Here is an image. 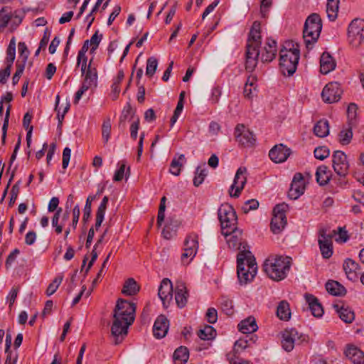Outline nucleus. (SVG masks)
Wrapping results in <instances>:
<instances>
[{"label": "nucleus", "mask_w": 364, "mask_h": 364, "mask_svg": "<svg viewBox=\"0 0 364 364\" xmlns=\"http://www.w3.org/2000/svg\"><path fill=\"white\" fill-rule=\"evenodd\" d=\"M260 29V23L255 21L248 35L245 52V69L249 72H252L255 69L260 53V59L263 63L272 61L277 55V42L272 38H267L264 46L260 51L259 48L262 43Z\"/></svg>", "instance_id": "nucleus-1"}, {"label": "nucleus", "mask_w": 364, "mask_h": 364, "mask_svg": "<svg viewBox=\"0 0 364 364\" xmlns=\"http://www.w3.org/2000/svg\"><path fill=\"white\" fill-rule=\"evenodd\" d=\"M136 305L123 299H119L113 311V322L111 333L114 338V344L119 345L128 333L129 326L135 318Z\"/></svg>", "instance_id": "nucleus-2"}, {"label": "nucleus", "mask_w": 364, "mask_h": 364, "mask_svg": "<svg viewBox=\"0 0 364 364\" xmlns=\"http://www.w3.org/2000/svg\"><path fill=\"white\" fill-rule=\"evenodd\" d=\"M291 258L282 255L269 257L264 262L263 269L267 276L274 280L286 278L291 267Z\"/></svg>", "instance_id": "nucleus-3"}, {"label": "nucleus", "mask_w": 364, "mask_h": 364, "mask_svg": "<svg viewBox=\"0 0 364 364\" xmlns=\"http://www.w3.org/2000/svg\"><path fill=\"white\" fill-rule=\"evenodd\" d=\"M279 65L284 75H292L296 70L300 58L298 46L293 41L285 42L279 51Z\"/></svg>", "instance_id": "nucleus-4"}, {"label": "nucleus", "mask_w": 364, "mask_h": 364, "mask_svg": "<svg viewBox=\"0 0 364 364\" xmlns=\"http://www.w3.org/2000/svg\"><path fill=\"white\" fill-rule=\"evenodd\" d=\"M257 264L249 250H242L237 256V274L240 284L252 281L257 273Z\"/></svg>", "instance_id": "nucleus-5"}, {"label": "nucleus", "mask_w": 364, "mask_h": 364, "mask_svg": "<svg viewBox=\"0 0 364 364\" xmlns=\"http://www.w3.org/2000/svg\"><path fill=\"white\" fill-rule=\"evenodd\" d=\"M321 30L322 20L320 16L316 13L310 14L305 21L303 30V38L308 49L312 48L317 42Z\"/></svg>", "instance_id": "nucleus-6"}, {"label": "nucleus", "mask_w": 364, "mask_h": 364, "mask_svg": "<svg viewBox=\"0 0 364 364\" xmlns=\"http://www.w3.org/2000/svg\"><path fill=\"white\" fill-rule=\"evenodd\" d=\"M223 235H228L237 228V217L232 205L228 203L222 204L218 211Z\"/></svg>", "instance_id": "nucleus-7"}, {"label": "nucleus", "mask_w": 364, "mask_h": 364, "mask_svg": "<svg viewBox=\"0 0 364 364\" xmlns=\"http://www.w3.org/2000/svg\"><path fill=\"white\" fill-rule=\"evenodd\" d=\"M348 36L349 43L353 47H358L364 39V20H353L348 26Z\"/></svg>", "instance_id": "nucleus-8"}, {"label": "nucleus", "mask_w": 364, "mask_h": 364, "mask_svg": "<svg viewBox=\"0 0 364 364\" xmlns=\"http://www.w3.org/2000/svg\"><path fill=\"white\" fill-rule=\"evenodd\" d=\"M287 205L285 203L278 204L273 209V217L271 220L270 228L274 234L280 233L287 225V217L285 211Z\"/></svg>", "instance_id": "nucleus-9"}, {"label": "nucleus", "mask_w": 364, "mask_h": 364, "mask_svg": "<svg viewBox=\"0 0 364 364\" xmlns=\"http://www.w3.org/2000/svg\"><path fill=\"white\" fill-rule=\"evenodd\" d=\"M306 341V337L304 335H299L295 328L285 330L282 333V346L284 350L290 352L293 350L295 343H301Z\"/></svg>", "instance_id": "nucleus-10"}, {"label": "nucleus", "mask_w": 364, "mask_h": 364, "mask_svg": "<svg viewBox=\"0 0 364 364\" xmlns=\"http://www.w3.org/2000/svg\"><path fill=\"white\" fill-rule=\"evenodd\" d=\"M234 134L236 141L242 146L252 147L255 144V135L244 124H237L235 128Z\"/></svg>", "instance_id": "nucleus-11"}, {"label": "nucleus", "mask_w": 364, "mask_h": 364, "mask_svg": "<svg viewBox=\"0 0 364 364\" xmlns=\"http://www.w3.org/2000/svg\"><path fill=\"white\" fill-rule=\"evenodd\" d=\"M342 92L340 84L337 82H331L323 89L321 97L325 102L331 104L338 102L341 99Z\"/></svg>", "instance_id": "nucleus-12"}, {"label": "nucleus", "mask_w": 364, "mask_h": 364, "mask_svg": "<svg viewBox=\"0 0 364 364\" xmlns=\"http://www.w3.org/2000/svg\"><path fill=\"white\" fill-rule=\"evenodd\" d=\"M332 162L334 171L338 176H346L348 174L349 164L343 151H335L332 156Z\"/></svg>", "instance_id": "nucleus-13"}, {"label": "nucleus", "mask_w": 364, "mask_h": 364, "mask_svg": "<svg viewBox=\"0 0 364 364\" xmlns=\"http://www.w3.org/2000/svg\"><path fill=\"white\" fill-rule=\"evenodd\" d=\"M247 168L245 167H240L235 176L233 183L230 186V195L231 197L238 198L242 190L247 182Z\"/></svg>", "instance_id": "nucleus-14"}, {"label": "nucleus", "mask_w": 364, "mask_h": 364, "mask_svg": "<svg viewBox=\"0 0 364 364\" xmlns=\"http://www.w3.org/2000/svg\"><path fill=\"white\" fill-rule=\"evenodd\" d=\"M304 190L305 182L303 175L301 173H295L288 192L289 198L296 200L304 193Z\"/></svg>", "instance_id": "nucleus-15"}, {"label": "nucleus", "mask_w": 364, "mask_h": 364, "mask_svg": "<svg viewBox=\"0 0 364 364\" xmlns=\"http://www.w3.org/2000/svg\"><path fill=\"white\" fill-rule=\"evenodd\" d=\"M226 237L227 243L230 248L238 250L240 252L246 250V243L243 242L242 238V231L237 228L233 231H230L228 235H224Z\"/></svg>", "instance_id": "nucleus-16"}, {"label": "nucleus", "mask_w": 364, "mask_h": 364, "mask_svg": "<svg viewBox=\"0 0 364 364\" xmlns=\"http://www.w3.org/2000/svg\"><path fill=\"white\" fill-rule=\"evenodd\" d=\"M158 295L164 306L167 308L173 299V287L171 280L167 278L162 280L159 288Z\"/></svg>", "instance_id": "nucleus-17"}, {"label": "nucleus", "mask_w": 364, "mask_h": 364, "mask_svg": "<svg viewBox=\"0 0 364 364\" xmlns=\"http://www.w3.org/2000/svg\"><path fill=\"white\" fill-rule=\"evenodd\" d=\"M291 154L290 149L282 144L275 145L269 153L270 159L274 163H282L285 161Z\"/></svg>", "instance_id": "nucleus-18"}, {"label": "nucleus", "mask_w": 364, "mask_h": 364, "mask_svg": "<svg viewBox=\"0 0 364 364\" xmlns=\"http://www.w3.org/2000/svg\"><path fill=\"white\" fill-rule=\"evenodd\" d=\"M169 326V322L164 315H160L156 319L153 326V334L157 339L166 336Z\"/></svg>", "instance_id": "nucleus-19"}, {"label": "nucleus", "mask_w": 364, "mask_h": 364, "mask_svg": "<svg viewBox=\"0 0 364 364\" xmlns=\"http://www.w3.org/2000/svg\"><path fill=\"white\" fill-rule=\"evenodd\" d=\"M343 268L349 280L352 282H356L358 280L359 277L358 271L360 269V265L352 259L347 258L344 260Z\"/></svg>", "instance_id": "nucleus-20"}, {"label": "nucleus", "mask_w": 364, "mask_h": 364, "mask_svg": "<svg viewBox=\"0 0 364 364\" xmlns=\"http://www.w3.org/2000/svg\"><path fill=\"white\" fill-rule=\"evenodd\" d=\"M188 296V293L185 283L178 282L175 290V300L179 308H183L186 305Z\"/></svg>", "instance_id": "nucleus-21"}, {"label": "nucleus", "mask_w": 364, "mask_h": 364, "mask_svg": "<svg viewBox=\"0 0 364 364\" xmlns=\"http://www.w3.org/2000/svg\"><path fill=\"white\" fill-rule=\"evenodd\" d=\"M336 63L333 57L328 52H324L320 58V71L323 74H328L333 70Z\"/></svg>", "instance_id": "nucleus-22"}, {"label": "nucleus", "mask_w": 364, "mask_h": 364, "mask_svg": "<svg viewBox=\"0 0 364 364\" xmlns=\"http://www.w3.org/2000/svg\"><path fill=\"white\" fill-rule=\"evenodd\" d=\"M305 299L309 305L311 314L315 317H321L323 314V309L318 299L312 294H306Z\"/></svg>", "instance_id": "nucleus-23"}, {"label": "nucleus", "mask_w": 364, "mask_h": 364, "mask_svg": "<svg viewBox=\"0 0 364 364\" xmlns=\"http://www.w3.org/2000/svg\"><path fill=\"white\" fill-rule=\"evenodd\" d=\"M345 355L353 364H364V353L354 346H348Z\"/></svg>", "instance_id": "nucleus-24"}, {"label": "nucleus", "mask_w": 364, "mask_h": 364, "mask_svg": "<svg viewBox=\"0 0 364 364\" xmlns=\"http://www.w3.org/2000/svg\"><path fill=\"white\" fill-rule=\"evenodd\" d=\"M92 59L90 60L85 73L82 74L85 75L82 84L88 86L90 88L93 87H95L97 83V71L95 67H92Z\"/></svg>", "instance_id": "nucleus-25"}, {"label": "nucleus", "mask_w": 364, "mask_h": 364, "mask_svg": "<svg viewBox=\"0 0 364 364\" xmlns=\"http://www.w3.org/2000/svg\"><path fill=\"white\" fill-rule=\"evenodd\" d=\"M257 328L256 320L253 316H249L238 324V329L242 333H252L255 332Z\"/></svg>", "instance_id": "nucleus-26"}, {"label": "nucleus", "mask_w": 364, "mask_h": 364, "mask_svg": "<svg viewBox=\"0 0 364 364\" xmlns=\"http://www.w3.org/2000/svg\"><path fill=\"white\" fill-rule=\"evenodd\" d=\"M331 171L326 166L321 165L317 168L316 172V179L320 186L326 185L331 177Z\"/></svg>", "instance_id": "nucleus-27"}, {"label": "nucleus", "mask_w": 364, "mask_h": 364, "mask_svg": "<svg viewBox=\"0 0 364 364\" xmlns=\"http://www.w3.org/2000/svg\"><path fill=\"white\" fill-rule=\"evenodd\" d=\"M326 291L333 296H341L346 294V288L338 282L329 280L326 284Z\"/></svg>", "instance_id": "nucleus-28"}, {"label": "nucleus", "mask_w": 364, "mask_h": 364, "mask_svg": "<svg viewBox=\"0 0 364 364\" xmlns=\"http://www.w3.org/2000/svg\"><path fill=\"white\" fill-rule=\"evenodd\" d=\"M174 364H186L189 358V351L186 346H180L173 353Z\"/></svg>", "instance_id": "nucleus-29"}, {"label": "nucleus", "mask_w": 364, "mask_h": 364, "mask_svg": "<svg viewBox=\"0 0 364 364\" xmlns=\"http://www.w3.org/2000/svg\"><path fill=\"white\" fill-rule=\"evenodd\" d=\"M340 318L345 323H350L355 319L354 311L348 306H342L339 308L338 305L334 306Z\"/></svg>", "instance_id": "nucleus-30"}, {"label": "nucleus", "mask_w": 364, "mask_h": 364, "mask_svg": "<svg viewBox=\"0 0 364 364\" xmlns=\"http://www.w3.org/2000/svg\"><path fill=\"white\" fill-rule=\"evenodd\" d=\"M139 291V286L133 278H129L125 281L122 293L126 296H133Z\"/></svg>", "instance_id": "nucleus-31"}, {"label": "nucleus", "mask_w": 364, "mask_h": 364, "mask_svg": "<svg viewBox=\"0 0 364 364\" xmlns=\"http://www.w3.org/2000/svg\"><path fill=\"white\" fill-rule=\"evenodd\" d=\"M340 0H327L326 14L328 18L333 21L337 18Z\"/></svg>", "instance_id": "nucleus-32"}, {"label": "nucleus", "mask_w": 364, "mask_h": 364, "mask_svg": "<svg viewBox=\"0 0 364 364\" xmlns=\"http://www.w3.org/2000/svg\"><path fill=\"white\" fill-rule=\"evenodd\" d=\"M314 132L318 137H325L329 134V124L326 119H321L314 127Z\"/></svg>", "instance_id": "nucleus-33"}, {"label": "nucleus", "mask_w": 364, "mask_h": 364, "mask_svg": "<svg viewBox=\"0 0 364 364\" xmlns=\"http://www.w3.org/2000/svg\"><path fill=\"white\" fill-rule=\"evenodd\" d=\"M185 161L186 157L184 154H180L178 159L174 157L170 164V173L174 176H179Z\"/></svg>", "instance_id": "nucleus-34"}, {"label": "nucleus", "mask_w": 364, "mask_h": 364, "mask_svg": "<svg viewBox=\"0 0 364 364\" xmlns=\"http://www.w3.org/2000/svg\"><path fill=\"white\" fill-rule=\"evenodd\" d=\"M277 315L284 321H288L291 318V310L287 301L283 300L279 302L277 309Z\"/></svg>", "instance_id": "nucleus-35"}, {"label": "nucleus", "mask_w": 364, "mask_h": 364, "mask_svg": "<svg viewBox=\"0 0 364 364\" xmlns=\"http://www.w3.org/2000/svg\"><path fill=\"white\" fill-rule=\"evenodd\" d=\"M15 58H16V39L14 37H13L10 41V43L9 44V46H8L7 50H6V67H9L10 68H12Z\"/></svg>", "instance_id": "nucleus-36"}, {"label": "nucleus", "mask_w": 364, "mask_h": 364, "mask_svg": "<svg viewBox=\"0 0 364 364\" xmlns=\"http://www.w3.org/2000/svg\"><path fill=\"white\" fill-rule=\"evenodd\" d=\"M318 243L323 258L329 259L333 253V242L318 240Z\"/></svg>", "instance_id": "nucleus-37"}, {"label": "nucleus", "mask_w": 364, "mask_h": 364, "mask_svg": "<svg viewBox=\"0 0 364 364\" xmlns=\"http://www.w3.org/2000/svg\"><path fill=\"white\" fill-rule=\"evenodd\" d=\"M216 335V331L211 326H205L203 328L200 329L198 336L201 340L209 341L213 339Z\"/></svg>", "instance_id": "nucleus-38"}, {"label": "nucleus", "mask_w": 364, "mask_h": 364, "mask_svg": "<svg viewBox=\"0 0 364 364\" xmlns=\"http://www.w3.org/2000/svg\"><path fill=\"white\" fill-rule=\"evenodd\" d=\"M179 223L178 220L173 222L171 221L166 225L162 230V235L164 238L169 240L171 239L176 231V228L178 227Z\"/></svg>", "instance_id": "nucleus-39"}, {"label": "nucleus", "mask_w": 364, "mask_h": 364, "mask_svg": "<svg viewBox=\"0 0 364 364\" xmlns=\"http://www.w3.org/2000/svg\"><path fill=\"white\" fill-rule=\"evenodd\" d=\"M220 308L227 316H232L234 314L232 301L226 296L220 298Z\"/></svg>", "instance_id": "nucleus-40"}, {"label": "nucleus", "mask_w": 364, "mask_h": 364, "mask_svg": "<svg viewBox=\"0 0 364 364\" xmlns=\"http://www.w3.org/2000/svg\"><path fill=\"white\" fill-rule=\"evenodd\" d=\"M338 141L342 145L349 144L353 138V132L351 127L342 129L338 134Z\"/></svg>", "instance_id": "nucleus-41"}, {"label": "nucleus", "mask_w": 364, "mask_h": 364, "mask_svg": "<svg viewBox=\"0 0 364 364\" xmlns=\"http://www.w3.org/2000/svg\"><path fill=\"white\" fill-rule=\"evenodd\" d=\"M198 235L196 233L189 234L184 241V248L198 249Z\"/></svg>", "instance_id": "nucleus-42"}, {"label": "nucleus", "mask_w": 364, "mask_h": 364, "mask_svg": "<svg viewBox=\"0 0 364 364\" xmlns=\"http://www.w3.org/2000/svg\"><path fill=\"white\" fill-rule=\"evenodd\" d=\"M158 60L155 57H149L146 60V75L151 77L156 73Z\"/></svg>", "instance_id": "nucleus-43"}, {"label": "nucleus", "mask_w": 364, "mask_h": 364, "mask_svg": "<svg viewBox=\"0 0 364 364\" xmlns=\"http://www.w3.org/2000/svg\"><path fill=\"white\" fill-rule=\"evenodd\" d=\"M207 176L206 169L202 168L200 166H198L195 171V176L193 178V185L196 187L199 186L204 181L205 178Z\"/></svg>", "instance_id": "nucleus-44"}, {"label": "nucleus", "mask_w": 364, "mask_h": 364, "mask_svg": "<svg viewBox=\"0 0 364 364\" xmlns=\"http://www.w3.org/2000/svg\"><path fill=\"white\" fill-rule=\"evenodd\" d=\"M11 18V10L9 7H4L0 10V27L7 26L9 21Z\"/></svg>", "instance_id": "nucleus-45"}, {"label": "nucleus", "mask_w": 364, "mask_h": 364, "mask_svg": "<svg viewBox=\"0 0 364 364\" xmlns=\"http://www.w3.org/2000/svg\"><path fill=\"white\" fill-rule=\"evenodd\" d=\"M111 134V122L110 119L107 118L104 120L102 126V136L104 142L107 144L109 141Z\"/></svg>", "instance_id": "nucleus-46"}, {"label": "nucleus", "mask_w": 364, "mask_h": 364, "mask_svg": "<svg viewBox=\"0 0 364 364\" xmlns=\"http://www.w3.org/2000/svg\"><path fill=\"white\" fill-rule=\"evenodd\" d=\"M63 276H58L53 280L46 289L47 296H50L57 291L63 281Z\"/></svg>", "instance_id": "nucleus-47"}, {"label": "nucleus", "mask_w": 364, "mask_h": 364, "mask_svg": "<svg viewBox=\"0 0 364 364\" xmlns=\"http://www.w3.org/2000/svg\"><path fill=\"white\" fill-rule=\"evenodd\" d=\"M333 235H338V237L336 238V241L338 242L343 243L349 239L348 232L344 227H338L337 230H333Z\"/></svg>", "instance_id": "nucleus-48"}, {"label": "nucleus", "mask_w": 364, "mask_h": 364, "mask_svg": "<svg viewBox=\"0 0 364 364\" xmlns=\"http://www.w3.org/2000/svg\"><path fill=\"white\" fill-rule=\"evenodd\" d=\"M132 112V107L130 105H127L125 106L122 112V114L119 117V127L120 129H124L126 124L125 122L129 118V116L130 115Z\"/></svg>", "instance_id": "nucleus-49"}, {"label": "nucleus", "mask_w": 364, "mask_h": 364, "mask_svg": "<svg viewBox=\"0 0 364 364\" xmlns=\"http://www.w3.org/2000/svg\"><path fill=\"white\" fill-rule=\"evenodd\" d=\"M95 198V196H90L87 197V198L86 200L85 205L84 208L83 217H82V220L84 223H86L90 218L91 212H92L91 203H92V201Z\"/></svg>", "instance_id": "nucleus-50"}, {"label": "nucleus", "mask_w": 364, "mask_h": 364, "mask_svg": "<svg viewBox=\"0 0 364 364\" xmlns=\"http://www.w3.org/2000/svg\"><path fill=\"white\" fill-rule=\"evenodd\" d=\"M62 210L61 208H58L52 218V225L55 228V231L57 234H60L63 231V225L58 224Z\"/></svg>", "instance_id": "nucleus-51"}, {"label": "nucleus", "mask_w": 364, "mask_h": 364, "mask_svg": "<svg viewBox=\"0 0 364 364\" xmlns=\"http://www.w3.org/2000/svg\"><path fill=\"white\" fill-rule=\"evenodd\" d=\"M314 156L319 160H324L330 154V150L326 146H319L315 149Z\"/></svg>", "instance_id": "nucleus-52"}, {"label": "nucleus", "mask_w": 364, "mask_h": 364, "mask_svg": "<svg viewBox=\"0 0 364 364\" xmlns=\"http://www.w3.org/2000/svg\"><path fill=\"white\" fill-rule=\"evenodd\" d=\"M258 207L259 202L255 199H251L245 202L242 210L245 213H247L250 210H256Z\"/></svg>", "instance_id": "nucleus-53"}, {"label": "nucleus", "mask_w": 364, "mask_h": 364, "mask_svg": "<svg viewBox=\"0 0 364 364\" xmlns=\"http://www.w3.org/2000/svg\"><path fill=\"white\" fill-rule=\"evenodd\" d=\"M102 38V34H98V31H96L91 37L90 40H89L90 45L91 46V51H95L101 40Z\"/></svg>", "instance_id": "nucleus-54"}, {"label": "nucleus", "mask_w": 364, "mask_h": 364, "mask_svg": "<svg viewBox=\"0 0 364 364\" xmlns=\"http://www.w3.org/2000/svg\"><path fill=\"white\" fill-rule=\"evenodd\" d=\"M358 106L355 103H350L347 109L348 119L350 123H353L357 117Z\"/></svg>", "instance_id": "nucleus-55"}, {"label": "nucleus", "mask_w": 364, "mask_h": 364, "mask_svg": "<svg viewBox=\"0 0 364 364\" xmlns=\"http://www.w3.org/2000/svg\"><path fill=\"white\" fill-rule=\"evenodd\" d=\"M205 316L208 322L210 323H215L218 320V312L215 308L208 309Z\"/></svg>", "instance_id": "nucleus-56"}, {"label": "nucleus", "mask_w": 364, "mask_h": 364, "mask_svg": "<svg viewBox=\"0 0 364 364\" xmlns=\"http://www.w3.org/2000/svg\"><path fill=\"white\" fill-rule=\"evenodd\" d=\"M318 234V240H321V241L332 242V237H333V236H334L333 230L332 231V233L328 234L327 230L326 228L319 229Z\"/></svg>", "instance_id": "nucleus-57"}, {"label": "nucleus", "mask_w": 364, "mask_h": 364, "mask_svg": "<svg viewBox=\"0 0 364 364\" xmlns=\"http://www.w3.org/2000/svg\"><path fill=\"white\" fill-rule=\"evenodd\" d=\"M126 165L124 162H122L119 168L115 171L113 181H121L124 176Z\"/></svg>", "instance_id": "nucleus-58"}, {"label": "nucleus", "mask_w": 364, "mask_h": 364, "mask_svg": "<svg viewBox=\"0 0 364 364\" xmlns=\"http://www.w3.org/2000/svg\"><path fill=\"white\" fill-rule=\"evenodd\" d=\"M80 215V207L78 205H76L73 209V220L71 226L73 229H75L77 227V225L78 223L79 218Z\"/></svg>", "instance_id": "nucleus-59"}, {"label": "nucleus", "mask_w": 364, "mask_h": 364, "mask_svg": "<svg viewBox=\"0 0 364 364\" xmlns=\"http://www.w3.org/2000/svg\"><path fill=\"white\" fill-rule=\"evenodd\" d=\"M196 253L197 250H195L194 249L184 248V252L181 255L182 262H186V259L188 258H190V260H192Z\"/></svg>", "instance_id": "nucleus-60"}, {"label": "nucleus", "mask_w": 364, "mask_h": 364, "mask_svg": "<svg viewBox=\"0 0 364 364\" xmlns=\"http://www.w3.org/2000/svg\"><path fill=\"white\" fill-rule=\"evenodd\" d=\"M139 128V119L134 121L130 126V136L132 139L136 140L137 138L138 130Z\"/></svg>", "instance_id": "nucleus-61"}, {"label": "nucleus", "mask_w": 364, "mask_h": 364, "mask_svg": "<svg viewBox=\"0 0 364 364\" xmlns=\"http://www.w3.org/2000/svg\"><path fill=\"white\" fill-rule=\"evenodd\" d=\"M70 153H71V150L70 148L65 147L63 149L62 166L64 169H65L69 164V161H70Z\"/></svg>", "instance_id": "nucleus-62"}, {"label": "nucleus", "mask_w": 364, "mask_h": 364, "mask_svg": "<svg viewBox=\"0 0 364 364\" xmlns=\"http://www.w3.org/2000/svg\"><path fill=\"white\" fill-rule=\"evenodd\" d=\"M228 359L230 364H253L250 361L243 360L231 354L228 355Z\"/></svg>", "instance_id": "nucleus-63"}, {"label": "nucleus", "mask_w": 364, "mask_h": 364, "mask_svg": "<svg viewBox=\"0 0 364 364\" xmlns=\"http://www.w3.org/2000/svg\"><path fill=\"white\" fill-rule=\"evenodd\" d=\"M18 53L20 58L24 59V56H26V60L29 55V50L24 42H19L18 45Z\"/></svg>", "instance_id": "nucleus-64"}]
</instances>
